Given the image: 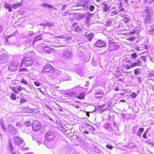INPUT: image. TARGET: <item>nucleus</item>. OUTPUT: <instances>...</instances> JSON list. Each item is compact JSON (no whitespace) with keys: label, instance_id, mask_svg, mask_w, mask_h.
I'll return each mask as SVG.
<instances>
[{"label":"nucleus","instance_id":"obj_44","mask_svg":"<svg viewBox=\"0 0 154 154\" xmlns=\"http://www.w3.org/2000/svg\"><path fill=\"white\" fill-rule=\"evenodd\" d=\"M82 88L80 86H77L75 87L73 89H74L75 90L76 89L77 90H80L81 89V88Z\"/></svg>","mask_w":154,"mask_h":154},{"label":"nucleus","instance_id":"obj_9","mask_svg":"<svg viewBox=\"0 0 154 154\" xmlns=\"http://www.w3.org/2000/svg\"><path fill=\"white\" fill-rule=\"evenodd\" d=\"M106 45V44L105 42L101 40H98L94 44V46L96 47L100 48L105 47Z\"/></svg>","mask_w":154,"mask_h":154},{"label":"nucleus","instance_id":"obj_39","mask_svg":"<svg viewBox=\"0 0 154 154\" xmlns=\"http://www.w3.org/2000/svg\"><path fill=\"white\" fill-rule=\"evenodd\" d=\"M111 25H112V22L110 20H109L108 21L106 22L105 25V26L108 27V26H111Z\"/></svg>","mask_w":154,"mask_h":154},{"label":"nucleus","instance_id":"obj_21","mask_svg":"<svg viewBox=\"0 0 154 154\" xmlns=\"http://www.w3.org/2000/svg\"><path fill=\"white\" fill-rule=\"evenodd\" d=\"M41 5L42 7H47L48 9H52L53 8V7L52 5H48L47 4H46L44 3H42L41 4Z\"/></svg>","mask_w":154,"mask_h":154},{"label":"nucleus","instance_id":"obj_46","mask_svg":"<svg viewBox=\"0 0 154 154\" xmlns=\"http://www.w3.org/2000/svg\"><path fill=\"white\" fill-rule=\"evenodd\" d=\"M148 76L149 77H154V73L152 72H150L148 74Z\"/></svg>","mask_w":154,"mask_h":154},{"label":"nucleus","instance_id":"obj_58","mask_svg":"<svg viewBox=\"0 0 154 154\" xmlns=\"http://www.w3.org/2000/svg\"><path fill=\"white\" fill-rule=\"evenodd\" d=\"M119 90V88L118 87L116 86L114 88V90L115 91H118Z\"/></svg>","mask_w":154,"mask_h":154},{"label":"nucleus","instance_id":"obj_47","mask_svg":"<svg viewBox=\"0 0 154 154\" xmlns=\"http://www.w3.org/2000/svg\"><path fill=\"white\" fill-rule=\"evenodd\" d=\"M60 8L62 9V10H63L66 8V5H60Z\"/></svg>","mask_w":154,"mask_h":154},{"label":"nucleus","instance_id":"obj_38","mask_svg":"<svg viewBox=\"0 0 154 154\" xmlns=\"http://www.w3.org/2000/svg\"><path fill=\"white\" fill-rule=\"evenodd\" d=\"M15 35L14 34H13L10 35L8 36V38L6 39V41L8 42H9V41H10V38L12 37H14Z\"/></svg>","mask_w":154,"mask_h":154},{"label":"nucleus","instance_id":"obj_31","mask_svg":"<svg viewBox=\"0 0 154 154\" xmlns=\"http://www.w3.org/2000/svg\"><path fill=\"white\" fill-rule=\"evenodd\" d=\"M93 150L97 153H100L101 152L100 149L96 147H94Z\"/></svg>","mask_w":154,"mask_h":154},{"label":"nucleus","instance_id":"obj_41","mask_svg":"<svg viewBox=\"0 0 154 154\" xmlns=\"http://www.w3.org/2000/svg\"><path fill=\"white\" fill-rule=\"evenodd\" d=\"M118 10H115L112 11L111 14V15L113 16L114 15H116L118 13V12L117 11Z\"/></svg>","mask_w":154,"mask_h":154},{"label":"nucleus","instance_id":"obj_57","mask_svg":"<svg viewBox=\"0 0 154 154\" xmlns=\"http://www.w3.org/2000/svg\"><path fill=\"white\" fill-rule=\"evenodd\" d=\"M80 30V28L78 26L75 28V30L77 31H79Z\"/></svg>","mask_w":154,"mask_h":154},{"label":"nucleus","instance_id":"obj_43","mask_svg":"<svg viewBox=\"0 0 154 154\" xmlns=\"http://www.w3.org/2000/svg\"><path fill=\"white\" fill-rule=\"evenodd\" d=\"M147 131H146L143 134V137L145 139H146L147 138V136L146 135Z\"/></svg>","mask_w":154,"mask_h":154},{"label":"nucleus","instance_id":"obj_29","mask_svg":"<svg viewBox=\"0 0 154 154\" xmlns=\"http://www.w3.org/2000/svg\"><path fill=\"white\" fill-rule=\"evenodd\" d=\"M42 39V38L41 37V35H39L38 36H35V38L33 44L34 42L37 41L38 40H41Z\"/></svg>","mask_w":154,"mask_h":154},{"label":"nucleus","instance_id":"obj_6","mask_svg":"<svg viewBox=\"0 0 154 154\" xmlns=\"http://www.w3.org/2000/svg\"><path fill=\"white\" fill-rule=\"evenodd\" d=\"M32 127L34 131H37L40 128L41 125L38 121L34 120L33 121L32 125Z\"/></svg>","mask_w":154,"mask_h":154},{"label":"nucleus","instance_id":"obj_60","mask_svg":"<svg viewBox=\"0 0 154 154\" xmlns=\"http://www.w3.org/2000/svg\"><path fill=\"white\" fill-rule=\"evenodd\" d=\"M89 81H87L86 82V84L85 85V86H88L89 85Z\"/></svg>","mask_w":154,"mask_h":154},{"label":"nucleus","instance_id":"obj_45","mask_svg":"<svg viewBox=\"0 0 154 154\" xmlns=\"http://www.w3.org/2000/svg\"><path fill=\"white\" fill-rule=\"evenodd\" d=\"M137 96V95L136 94L133 92L131 94V97L133 98H135Z\"/></svg>","mask_w":154,"mask_h":154},{"label":"nucleus","instance_id":"obj_56","mask_svg":"<svg viewBox=\"0 0 154 154\" xmlns=\"http://www.w3.org/2000/svg\"><path fill=\"white\" fill-rule=\"evenodd\" d=\"M85 126H89V127H90L89 128L91 130V128H93V127L91 126L90 125H89L87 123L85 124Z\"/></svg>","mask_w":154,"mask_h":154},{"label":"nucleus","instance_id":"obj_14","mask_svg":"<svg viewBox=\"0 0 154 154\" xmlns=\"http://www.w3.org/2000/svg\"><path fill=\"white\" fill-rule=\"evenodd\" d=\"M42 49L46 53L51 54L52 51V49L48 46L42 47Z\"/></svg>","mask_w":154,"mask_h":154},{"label":"nucleus","instance_id":"obj_16","mask_svg":"<svg viewBox=\"0 0 154 154\" xmlns=\"http://www.w3.org/2000/svg\"><path fill=\"white\" fill-rule=\"evenodd\" d=\"M84 36H87L88 39L90 41H91L92 39L94 36L93 34L90 33L88 32H86L84 33Z\"/></svg>","mask_w":154,"mask_h":154},{"label":"nucleus","instance_id":"obj_8","mask_svg":"<svg viewBox=\"0 0 154 154\" xmlns=\"http://www.w3.org/2000/svg\"><path fill=\"white\" fill-rule=\"evenodd\" d=\"M72 55V53L69 50L64 51L62 54L63 57L66 59H68L71 57Z\"/></svg>","mask_w":154,"mask_h":154},{"label":"nucleus","instance_id":"obj_42","mask_svg":"<svg viewBox=\"0 0 154 154\" xmlns=\"http://www.w3.org/2000/svg\"><path fill=\"white\" fill-rule=\"evenodd\" d=\"M34 84L37 86L39 87L40 86L41 83L38 81H35L34 82Z\"/></svg>","mask_w":154,"mask_h":154},{"label":"nucleus","instance_id":"obj_61","mask_svg":"<svg viewBox=\"0 0 154 154\" xmlns=\"http://www.w3.org/2000/svg\"><path fill=\"white\" fill-rule=\"evenodd\" d=\"M2 128H3V129L4 130H5V131L6 130V128L5 127H4L3 125H2Z\"/></svg>","mask_w":154,"mask_h":154},{"label":"nucleus","instance_id":"obj_10","mask_svg":"<svg viewBox=\"0 0 154 154\" xmlns=\"http://www.w3.org/2000/svg\"><path fill=\"white\" fill-rule=\"evenodd\" d=\"M8 131L10 134L13 135H15L17 134V129L13 125H8Z\"/></svg>","mask_w":154,"mask_h":154},{"label":"nucleus","instance_id":"obj_19","mask_svg":"<svg viewBox=\"0 0 154 154\" xmlns=\"http://www.w3.org/2000/svg\"><path fill=\"white\" fill-rule=\"evenodd\" d=\"M44 41L47 43H49L50 44L49 45L51 46H53V47H63L64 46V45H60L57 46H54V45L53 43L52 42L49 41V40H48V39L45 40Z\"/></svg>","mask_w":154,"mask_h":154},{"label":"nucleus","instance_id":"obj_22","mask_svg":"<svg viewBox=\"0 0 154 154\" xmlns=\"http://www.w3.org/2000/svg\"><path fill=\"white\" fill-rule=\"evenodd\" d=\"M41 25H42L43 26H48L49 27L51 26H54V23L53 22H51V23H42V24H40Z\"/></svg>","mask_w":154,"mask_h":154},{"label":"nucleus","instance_id":"obj_35","mask_svg":"<svg viewBox=\"0 0 154 154\" xmlns=\"http://www.w3.org/2000/svg\"><path fill=\"white\" fill-rule=\"evenodd\" d=\"M26 100L24 98H21L20 99V103L22 104L23 103H26Z\"/></svg>","mask_w":154,"mask_h":154},{"label":"nucleus","instance_id":"obj_26","mask_svg":"<svg viewBox=\"0 0 154 154\" xmlns=\"http://www.w3.org/2000/svg\"><path fill=\"white\" fill-rule=\"evenodd\" d=\"M66 95L72 97H75L76 96V93L73 92L67 93Z\"/></svg>","mask_w":154,"mask_h":154},{"label":"nucleus","instance_id":"obj_7","mask_svg":"<svg viewBox=\"0 0 154 154\" xmlns=\"http://www.w3.org/2000/svg\"><path fill=\"white\" fill-rule=\"evenodd\" d=\"M18 63L17 62L11 63L8 67V69L11 71H14L17 70L18 68Z\"/></svg>","mask_w":154,"mask_h":154},{"label":"nucleus","instance_id":"obj_20","mask_svg":"<svg viewBox=\"0 0 154 154\" xmlns=\"http://www.w3.org/2000/svg\"><path fill=\"white\" fill-rule=\"evenodd\" d=\"M144 130V128H139L137 132L136 133V134L140 137H141V134L143 131Z\"/></svg>","mask_w":154,"mask_h":154},{"label":"nucleus","instance_id":"obj_63","mask_svg":"<svg viewBox=\"0 0 154 154\" xmlns=\"http://www.w3.org/2000/svg\"><path fill=\"white\" fill-rule=\"evenodd\" d=\"M80 55H79V57H81L83 55V53L82 51H80Z\"/></svg>","mask_w":154,"mask_h":154},{"label":"nucleus","instance_id":"obj_52","mask_svg":"<svg viewBox=\"0 0 154 154\" xmlns=\"http://www.w3.org/2000/svg\"><path fill=\"white\" fill-rule=\"evenodd\" d=\"M94 7L93 5H91L89 8V10H94Z\"/></svg>","mask_w":154,"mask_h":154},{"label":"nucleus","instance_id":"obj_1","mask_svg":"<svg viewBox=\"0 0 154 154\" xmlns=\"http://www.w3.org/2000/svg\"><path fill=\"white\" fill-rule=\"evenodd\" d=\"M33 63V60L31 57H25L22 60L20 66L26 67L31 66Z\"/></svg>","mask_w":154,"mask_h":154},{"label":"nucleus","instance_id":"obj_51","mask_svg":"<svg viewBox=\"0 0 154 154\" xmlns=\"http://www.w3.org/2000/svg\"><path fill=\"white\" fill-rule=\"evenodd\" d=\"M22 126V124L21 123L17 122L16 123V126L18 127H20Z\"/></svg>","mask_w":154,"mask_h":154},{"label":"nucleus","instance_id":"obj_28","mask_svg":"<svg viewBox=\"0 0 154 154\" xmlns=\"http://www.w3.org/2000/svg\"><path fill=\"white\" fill-rule=\"evenodd\" d=\"M85 96V93L82 92L78 96V98L80 99H82L84 98Z\"/></svg>","mask_w":154,"mask_h":154},{"label":"nucleus","instance_id":"obj_3","mask_svg":"<svg viewBox=\"0 0 154 154\" xmlns=\"http://www.w3.org/2000/svg\"><path fill=\"white\" fill-rule=\"evenodd\" d=\"M120 46L117 43L110 40L109 41L108 50L110 51H114L117 50Z\"/></svg>","mask_w":154,"mask_h":154},{"label":"nucleus","instance_id":"obj_54","mask_svg":"<svg viewBox=\"0 0 154 154\" xmlns=\"http://www.w3.org/2000/svg\"><path fill=\"white\" fill-rule=\"evenodd\" d=\"M105 106V104H103L102 105H100V106H98V107L100 108V109H102V108H103Z\"/></svg>","mask_w":154,"mask_h":154},{"label":"nucleus","instance_id":"obj_50","mask_svg":"<svg viewBox=\"0 0 154 154\" xmlns=\"http://www.w3.org/2000/svg\"><path fill=\"white\" fill-rule=\"evenodd\" d=\"M149 33L151 34H154V30L153 29H152L151 30L149 31Z\"/></svg>","mask_w":154,"mask_h":154},{"label":"nucleus","instance_id":"obj_32","mask_svg":"<svg viewBox=\"0 0 154 154\" xmlns=\"http://www.w3.org/2000/svg\"><path fill=\"white\" fill-rule=\"evenodd\" d=\"M21 82L22 84H23L25 85H28V82L27 81L24 79H22Z\"/></svg>","mask_w":154,"mask_h":154},{"label":"nucleus","instance_id":"obj_62","mask_svg":"<svg viewBox=\"0 0 154 154\" xmlns=\"http://www.w3.org/2000/svg\"><path fill=\"white\" fill-rule=\"evenodd\" d=\"M58 109L60 111H62V109L60 106L59 108H58Z\"/></svg>","mask_w":154,"mask_h":154},{"label":"nucleus","instance_id":"obj_27","mask_svg":"<svg viewBox=\"0 0 154 154\" xmlns=\"http://www.w3.org/2000/svg\"><path fill=\"white\" fill-rule=\"evenodd\" d=\"M141 71V69L140 68H137L134 70V73L135 75H138Z\"/></svg>","mask_w":154,"mask_h":154},{"label":"nucleus","instance_id":"obj_34","mask_svg":"<svg viewBox=\"0 0 154 154\" xmlns=\"http://www.w3.org/2000/svg\"><path fill=\"white\" fill-rule=\"evenodd\" d=\"M135 146L134 144L132 143H130L128 145V147L130 149H133L134 148Z\"/></svg>","mask_w":154,"mask_h":154},{"label":"nucleus","instance_id":"obj_36","mask_svg":"<svg viewBox=\"0 0 154 154\" xmlns=\"http://www.w3.org/2000/svg\"><path fill=\"white\" fill-rule=\"evenodd\" d=\"M10 97L11 99H12L13 100H15L16 99V96L13 93H12L10 96Z\"/></svg>","mask_w":154,"mask_h":154},{"label":"nucleus","instance_id":"obj_11","mask_svg":"<svg viewBox=\"0 0 154 154\" xmlns=\"http://www.w3.org/2000/svg\"><path fill=\"white\" fill-rule=\"evenodd\" d=\"M14 141L17 145L19 146L22 144L23 142V140L21 138L18 137H16L13 138Z\"/></svg>","mask_w":154,"mask_h":154},{"label":"nucleus","instance_id":"obj_53","mask_svg":"<svg viewBox=\"0 0 154 154\" xmlns=\"http://www.w3.org/2000/svg\"><path fill=\"white\" fill-rule=\"evenodd\" d=\"M137 79L139 83H141L142 82L141 78L140 77H137Z\"/></svg>","mask_w":154,"mask_h":154},{"label":"nucleus","instance_id":"obj_59","mask_svg":"<svg viewBox=\"0 0 154 154\" xmlns=\"http://www.w3.org/2000/svg\"><path fill=\"white\" fill-rule=\"evenodd\" d=\"M107 6L106 5H105L104 7V10H108L107 9Z\"/></svg>","mask_w":154,"mask_h":154},{"label":"nucleus","instance_id":"obj_24","mask_svg":"<svg viewBox=\"0 0 154 154\" xmlns=\"http://www.w3.org/2000/svg\"><path fill=\"white\" fill-rule=\"evenodd\" d=\"M51 66L49 64H48L45 66L44 69L45 71L50 72V70L51 69Z\"/></svg>","mask_w":154,"mask_h":154},{"label":"nucleus","instance_id":"obj_40","mask_svg":"<svg viewBox=\"0 0 154 154\" xmlns=\"http://www.w3.org/2000/svg\"><path fill=\"white\" fill-rule=\"evenodd\" d=\"M135 38V37L134 36H131L127 38V39L130 41H132L134 40Z\"/></svg>","mask_w":154,"mask_h":154},{"label":"nucleus","instance_id":"obj_2","mask_svg":"<svg viewBox=\"0 0 154 154\" xmlns=\"http://www.w3.org/2000/svg\"><path fill=\"white\" fill-rule=\"evenodd\" d=\"M151 10H145L143 14V16L145 17V21L147 23H150L152 19V13Z\"/></svg>","mask_w":154,"mask_h":154},{"label":"nucleus","instance_id":"obj_33","mask_svg":"<svg viewBox=\"0 0 154 154\" xmlns=\"http://www.w3.org/2000/svg\"><path fill=\"white\" fill-rule=\"evenodd\" d=\"M138 128V126H137V125L134 126L133 127V128H132V133L133 134H136V133H135V132H136V131L137 129Z\"/></svg>","mask_w":154,"mask_h":154},{"label":"nucleus","instance_id":"obj_49","mask_svg":"<svg viewBox=\"0 0 154 154\" xmlns=\"http://www.w3.org/2000/svg\"><path fill=\"white\" fill-rule=\"evenodd\" d=\"M20 71H27V69L26 68H22L19 70Z\"/></svg>","mask_w":154,"mask_h":154},{"label":"nucleus","instance_id":"obj_5","mask_svg":"<svg viewBox=\"0 0 154 154\" xmlns=\"http://www.w3.org/2000/svg\"><path fill=\"white\" fill-rule=\"evenodd\" d=\"M142 65V62L139 59L137 60L136 62L132 63L131 64V65H124L123 67L126 69H130L131 68H133L135 66H141Z\"/></svg>","mask_w":154,"mask_h":154},{"label":"nucleus","instance_id":"obj_4","mask_svg":"<svg viewBox=\"0 0 154 154\" xmlns=\"http://www.w3.org/2000/svg\"><path fill=\"white\" fill-rule=\"evenodd\" d=\"M45 137L47 140L49 141L53 140L56 137V135L54 131H48L46 133Z\"/></svg>","mask_w":154,"mask_h":154},{"label":"nucleus","instance_id":"obj_25","mask_svg":"<svg viewBox=\"0 0 154 154\" xmlns=\"http://www.w3.org/2000/svg\"><path fill=\"white\" fill-rule=\"evenodd\" d=\"M8 148L10 152L12 154H17L16 152H14V150L12 146V144L11 143H10V144Z\"/></svg>","mask_w":154,"mask_h":154},{"label":"nucleus","instance_id":"obj_30","mask_svg":"<svg viewBox=\"0 0 154 154\" xmlns=\"http://www.w3.org/2000/svg\"><path fill=\"white\" fill-rule=\"evenodd\" d=\"M5 6L6 9H8V10H11L12 5H11L8 4H5Z\"/></svg>","mask_w":154,"mask_h":154},{"label":"nucleus","instance_id":"obj_23","mask_svg":"<svg viewBox=\"0 0 154 154\" xmlns=\"http://www.w3.org/2000/svg\"><path fill=\"white\" fill-rule=\"evenodd\" d=\"M22 5V4L21 3H19L17 4H14V5H12V8H14V9H17L20 7Z\"/></svg>","mask_w":154,"mask_h":154},{"label":"nucleus","instance_id":"obj_18","mask_svg":"<svg viewBox=\"0 0 154 154\" xmlns=\"http://www.w3.org/2000/svg\"><path fill=\"white\" fill-rule=\"evenodd\" d=\"M57 38H61L62 39H63L65 40L64 41H69L71 39V37H67L66 36H65L64 35L60 36H57L56 37Z\"/></svg>","mask_w":154,"mask_h":154},{"label":"nucleus","instance_id":"obj_55","mask_svg":"<svg viewBox=\"0 0 154 154\" xmlns=\"http://www.w3.org/2000/svg\"><path fill=\"white\" fill-rule=\"evenodd\" d=\"M146 143L149 144L151 145H152V143L150 141V140H147V141H146Z\"/></svg>","mask_w":154,"mask_h":154},{"label":"nucleus","instance_id":"obj_64","mask_svg":"<svg viewBox=\"0 0 154 154\" xmlns=\"http://www.w3.org/2000/svg\"><path fill=\"white\" fill-rule=\"evenodd\" d=\"M154 2V0H150L149 1V3L150 4Z\"/></svg>","mask_w":154,"mask_h":154},{"label":"nucleus","instance_id":"obj_48","mask_svg":"<svg viewBox=\"0 0 154 154\" xmlns=\"http://www.w3.org/2000/svg\"><path fill=\"white\" fill-rule=\"evenodd\" d=\"M106 146L107 148L110 149H112L113 147L112 146L109 145H107Z\"/></svg>","mask_w":154,"mask_h":154},{"label":"nucleus","instance_id":"obj_17","mask_svg":"<svg viewBox=\"0 0 154 154\" xmlns=\"http://www.w3.org/2000/svg\"><path fill=\"white\" fill-rule=\"evenodd\" d=\"M7 55L5 54H3L0 56V63H2L4 62L7 59Z\"/></svg>","mask_w":154,"mask_h":154},{"label":"nucleus","instance_id":"obj_13","mask_svg":"<svg viewBox=\"0 0 154 154\" xmlns=\"http://www.w3.org/2000/svg\"><path fill=\"white\" fill-rule=\"evenodd\" d=\"M22 88L21 87L17 86L16 87H12L11 88V90L15 94H18L19 92L20 91L22 90Z\"/></svg>","mask_w":154,"mask_h":154},{"label":"nucleus","instance_id":"obj_12","mask_svg":"<svg viewBox=\"0 0 154 154\" xmlns=\"http://www.w3.org/2000/svg\"><path fill=\"white\" fill-rule=\"evenodd\" d=\"M95 97L96 99H99L103 98L104 96L103 91H100L97 92L95 94Z\"/></svg>","mask_w":154,"mask_h":154},{"label":"nucleus","instance_id":"obj_37","mask_svg":"<svg viewBox=\"0 0 154 154\" xmlns=\"http://www.w3.org/2000/svg\"><path fill=\"white\" fill-rule=\"evenodd\" d=\"M137 54L135 53L132 54H131V57L132 58L135 59L137 58Z\"/></svg>","mask_w":154,"mask_h":154},{"label":"nucleus","instance_id":"obj_15","mask_svg":"<svg viewBox=\"0 0 154 154\" xmlns=\"http://www.w3.org/2000/svg\"><path fill=\"white\" fill-rule=\"evenodd\" d=\"M105 128L106 129L109 131L112 132L113 131V129L111 124L108 123L105 124Z\"/></svg>","mask_w":154,"mask_h":154}]
</instances>
